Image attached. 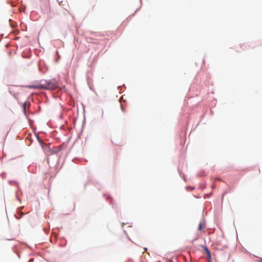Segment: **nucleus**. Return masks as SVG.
I'll list each match as a JSON object with an SVG mask.
<instances>
[{"label":"nucleus","instance_id":"1","mask_svg":"<svg viewBox=\"0 0 262 262\" xmlns=\"http://www.w3.org/2000/svg\"><path fill=\"white\" fill-rule=\"evenodd\" d=\"M58 86L57 83L54 79L49 81L41 80L39 82H36L32 85L27 86L30 89L52 90Z\"/></svg>","mask_w":262,"mask_h":262},{"label":"nucleus","instance_id":"2","mask_svg":"<svg viewBox=\"0 0 262 262\" xmlns=\"http://www.w3.org/2000/svg\"><path fill=\"white\" fill-rule=\"evenodd\" d=\"M202 247L203 249L204 250V251L206 253V254L207 255V258L208 259H210L211 258V254H210V252L208 248L206 246H202Z\"/></svg>","mask_w":262,"mask_h":262},{"label":"nucleus","instance_id":"3","mask_svg":"<svg viewBox=\"0 0 262 262\" xmlns=\"http://www.w3.org/2000/svg\"><path fill=\"white\" fill-rule=\"evenodd\" d=\"M204 227L205 226L203 225V223H200L198 227V230L199 231H201L204 228Z\"/></svg>","mask_w":262,"mask_h":262},{"label":"nucleus","instance_id":"4","mask_svg":"<svg viewBox=\"0 0 262 262\" xmlns=\"http://www.w3.org/2000/svg\"><path fill=\"white\" fill-rule=\"evenodd\" d=\"M26 102H25L23 104V108H24V110L25 112H26Z\"/></svg>","mask_w":262,"mask_h":262},{"label":"nucleus","instance_id":"5","mask_svg":"<svg viewBox=\"0 0 262 262\" xmlns=\"http://www.w3.org/2000/svg\"><path fill=\"white\" fill-rule=\"evenodd\" d=\"M260 261L262 262V259H260Z\"/></svg>","mask_w":262,"mask_h":262}]
</instances>
